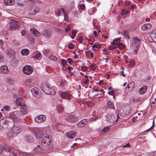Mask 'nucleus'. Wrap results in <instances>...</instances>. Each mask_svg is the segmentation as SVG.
Returning a JSON list of instances; mask_svg holds the SVG:
<instances>
[{
	"instance_id": "0eeeda50",
	"label": "nucleus",
	"mask_w": 156,
	"mask_h": 156,
	"mask_svg": "<svg viewBox=\"0 0 156 156\" xmlns=\"http://www.w3.org/2000/svg\"><path fill=\"white\" fill-rule=\"evenodd\" d=\"M46 119V116L44 115H40L35 118V121L38 123H41L44 122Z\"/></svg>"
},
{
	"instance_id": "2f4dec72",
	"label": "nucleus",
	"mask_w": 156,
	"mask_h": 156,
	"mask_svg": "<svg viewBox=\"0 0 156 156\" xmlns=\"http://www.w3.org/2000/svg\"><path fill=\"white\" fill-rule=\"evenodd\" d=\"M84 77L85 80L84 81V84L87 85L89 83V79H88V76L87 75H85Z\"/></svg>"
},
{
	"instance_id": "37998d69",
	"label": "nucleus",
	"mask_w": 156,
	"mask_h": 156,
	"mask_svg": "<svg viewBox=\"0 0 156 156\" xmlns=\"http://www.w3.org/2000/svg\"><path fill=\"white\" fill-rule=\"evenodd\" d=\"M4 56L2 53H0V62H2L4 60Z\"/></svg>"
},
{
	"instance_id": "c03bdc74",
	"label": "nucleus",
	"mask_w": 156,
	"mask_h": 156,
	"mask_svg": "<svg viewBox=\"0 0 156 156\" xmlns=\"http://www.w3.org/2000/svg\"><path fill=\"white\" fill-rule=\"evenodd\" d=\"M74 47V45L72 43H70L68 46V48L70 49H73Z\"/></svg>"
},
{
	"instance_id": "9b49d317",
	"label": "nucleus",
	"mask_w": 156,
	"mask_h": 156,
	"mask_svg": "<svg viewBox=\"0 0 156 156\" xmlns=\"http://www.w3.org/2000/svg\"><path fill=\"white\" fill-rule=\"evenodd\" d=\"M87 120L86 119H84L77 123L76 124L77 126L78 127H84L87 123Z\"/></svg>"
},
{
	"instance_id": "8fccbe9b",
	"label": "nucleus",
	"mask_w": 156,
	"mask_h": 156,
	"mask_svg": "<svg viewBox=\"0 0 156 156\" xmlns=\"http://www.w3.org/2000/svg\"><path fill=\"white\" fill-rule=\"evenodd\" d=\"M154 126H155V124H154V119L153 121L152 126L149 129L147 130L146 131H150L151 129H152V128L153 127H154Z\"/></svg>"
},
{
	"instance_id": "0e129e2a",
	"label": "nucleus",
	"mask_w": 156,
	"mask_h": 156,
	"mask_svg": "<svg viewBox=\"0 0 156 156\" xmlns=\"http://www.w3.org/2000/svg\"><path fill=\"white\" fill-rule=\"evenodd\" d=\"M124 36L126 37L128 36V32L126 30L124 31Z\"/></svg>"
},
{
	"instance_id": "bb28decb",
	"label": "nucleus",
	"mask_w": 156,
	"mask_h": 156,
	"mask_svg": "<svg viewBox=\"0 0 156 156\" xmlns=\"http://www.w3.org/2000/svg\"><path fill=\"white\" fill-rule=\"evenodd\" d=\"M62 12L63 13L65 20L67 22H69V19L68 18V16L67 13L64 9L62 8Z\"/></svg>"
},
{
	"instance_id": "f3484780",
	"label": "nucleus",
	"mask_w": 156,
	"mask_h": 156,
	"mask_svg": "<svg viewBox=\"0 0 156 156\" xmlns=\"http://www.w3.org/2000/svg\"><path fill=\"white\" fill-rule=\"evenodd\" d=\"M147 89V86H144L139 89V92L140 94H144L146 92Z\"/></svg>"
},
{
	"instance_id": "2eb2a0df",
	"label": "nucleus",
	"mask_w": 156,
	"mask_h": 156,
	"mask_svg": "<svg viewBox=\"0 0 156 156\" xmlns=\"http://www.w3.org/2000/svg\"><path fill=\"white\" fill-rule=\"evenodd\" d=\"M25 83L28 87L33 86L34 85L33 80L30 78L27 79L25 81Z\"/></svg>"
},
{
	"instance_id": "680f3d73",
	"label": "nucleus",
	"mask_w": 156,
	"mask_h": 156,
	"mask_svg": "<svg viewBox=\"0 0 156 156\" xmlns=\"http://www.w3.org/2000/svg\"><path fill=\"white\" fill-rule=\"evenodd\" d=\"M73 60L70 58H69L67 59L68 62L70 64H71V63L73 62Z\"/></svg>"
},
{
	"instance_id": "72a5a7b5",
	"label": "nucleus",
	"mask_w": 156,
	"mask_h": 156,
	"mask_svg": "<svg viewBox=\"0 0 156 156\" xmlns=\"http://www.w3.org/2000/svg\"><path fill=\"white\" fill-rule=\"evenodd\" d=\"M117 45L120 49H122L125 48L124 46L121 43H119Z\"/></svg>"
},
{
	"instance_id": "c756f323",
	"label": "nucleus",
	"mask_w": 156,
	"mask_h": 156,
	"mask_svg": "<svg viewBox=\"0 0 156 156\" xmlns=\"http://www.w3.org/2000/svg\"><path fill=\"white\" fill-rule=\"evenodd\" d=\"M43 35L45 36L46 37H49L50 35V33L49 31L46 30L43 32Z\"/></svg>"
},
{
	"instance_id": "4c0bfd02",
	"label": "nucleus",
	"mask_w": 156,
	"mask_h": 156,
	"mask_svg": "<svg viewBox=\"0 0 156 156\" xmlns=\"http://www.w3.org/2000/svg\"><path fill=\"white\" fill-rule=\"evenodd\" d=\"M7 2L9 3V5H13L15 3L14 0H7Z\"/></svg>"
},
{
	"instance_id": "c85d7f7f",
	"label": "nucleus",
	"mask_w": 156,
	"mask_h": 156,
	"mask_svg": "<svg viewBox=\"0 0 156 156\" xmlns=\"http://www.w3.org/2000/svg\"><path fill=\"white\" fill-rule=\"evenodd\" d=\"M107 106L110 109H112L114 110H115V108L114 107V104L111 101H108Z\"/></svg>"
},
{
	"instance_id": "7c9ffc66",
	"label": "nucleus",
	"mask_w": 156,
	"mask_h": 156,
	"mask_svg": "<svg viewBox=\"0 0 156 156\" xmlns=\"http://www.w3.org/2000/svg\"><path fill=\"white\" fill-rule=\"evenodd\" d=\"M6 81L9 84L12 83L14 82L13 79L10 77H8L7 78Z\"/></svg>"
},
{
	"instance_id": "4be33fe9",
	"label": "nucleus",
	"mask_w": 156,
	"mask_h": 156,
	"mask_svg": "<svg viewBox=\"0 0 156 156\" xmlns=\"http://www.w3.org/2000/svg\"><path fill=\"white\" fill-rule=\"evenodd\" d=\"M39 11V8L36 7L32 8L30 10V12L31 14L35 15Z\"/></svg>"
},
{
	"instance_id": "a18cd8bd",
	"label": "nucleus",
	"mask_w": 156,
	"mask_h": 156,
	"mask_svg": "<svg viewBox=\"0 0 156 156\" xmlns=\"http://www.w3.org/2000/svg\"><path fill=\"white\" fill-rule=\"evenodd\" d=\"M117 48V47H116L114 46H109L108 48V49L110 50H113L114 49Z\"/></svg>"
},
{
	"instance_id": "c9c22d12",
	"label": "nucleus",
	"mask_w": 156,
	"mask_h": 156,
	"mask_svg": "<svg viewBox=\"0 0 156 156\" xmlns=\"http://www.w3.org/2000/svg\"><path fill=\"white\" fill-rule=\"evenodd\" d=\"M110 128V126H108L105 127L102 129V131L103 132H105L109 130Z\"/></svg>"
},
{
	"instance_id": "58836bf2",
	"label": "nucleus",
	"mask_w": 156,
	"mask_h": 156,
	"mask_svg": "<svg viewBox=\"0 0 156 156\" xmlns=\"http://www.w3.org/2000/svg\"><path fill=\"white\" fill-rule=\"evenodd\" d=\"M92 48H101V45L100 44H96V43H95L93 45Z\"/></svg>"
},
{
	"instance_id": "bf43d9fd",
	"label": "nucleus",
	"mask_w": 156,
	"mask_h": 156,
	"mask_svg": "<svg viewBox=\"0 0 156 156\" xmlns=\"http://www.w3.org/2000/svg\"><path fill=\"white\" fill-rule=\"evenodd\" d=\"M81 69L83 71H86L87 70V67L85 66H82L81 67Z\"/></svg>"
},
{
	"instance_id": "1a4fd4ad",
	"label": "nucleus",
	"mask_w": 156,
	"mask_h": 156,
	"mask_svg": "<svg viewBox=\"0 0 156 156\" xmlns=\"http://www.w3.org/2000/svg\"><path fill=\"white\" fill-rule=\"evenodd\" d=\"M41 88L42 90L45 93L47 94H51L49 92L50 90L49 85L47 83H44L41 85Z\"/></svg>"
},
{
	"instance_id": "5701e85b",
	"label": "nucleus",
	"mask_w": 156,
	"mask_h": 156,
	"mask_svg": "<svg viewBox=\"0 0 156 156\" xmlns=\"http://www.w3.org/2000/svg\"><path fill=\"white\" fill-rule=\"evenodd\" d=\"M25 140L28 142L33 143L34 142V139L32 136H27L25 137Z\"/></svg>"
},
{
	"instance_id": "69168bd1",
	"label": "nucleus",
	"mask_w": 156,
	"mask_h": 156,
	"mask_svg": "<svg viewBox=\"0 0 156 156\" xmlns=\"http://www.w3.org/2000/svg\"><path fill=\"white\" fill-rule=\"evenodd\" d=\"M5 147H4L2 145L0 144V150L2 151L4 149H5Z\"/></svg>"
},
{
	"instance_id": "e433bc0d",
	"label": "nucleus",
	"mask_w": 156,
	"mask_h": 156,
	"mask_svg": "<svg viewBox=\"0 0 156 156\" xmlns=\"http://www.w3.org/2000/svg\"><path fill=\"white\" fill-rule=\"evenodd\" d=\"M49 58L51 59L56 61L58 60L57 58L56 57L53 55H49Z\"/></svg>"
},
{
	"instance_id": "39448f33",
	"label": "nucleus",
	"mask_w": 156,
	"mask_h": 156,
	"mask_svg": "<svg viewBox=\"0 0 156 156\" xmlns=\"http://www.w3.org/2000/svg\"><path fill=\"white\" fill-rule=\"evenodd\" d=\"M23 73L27 75H29L33 72V69L31 67L29 66H26L23 69Z\"/></svg>"
},
{
	"instance_id": "ea45409f",
	"label": "nucleus",
	"mask_w": 156,
	"mask_h": 156,
	"mask_svg": "<svg viewBox=\"0 0 156 156\" xmlns=\"http://www.w3.org/2000/svg\"><path fill=\"white\" fill-rule=\"evenodd\" d=\"M135 101V98L133 97H131L129 99L130 103H133Z\"/></svg>"
},
{
	"instance_id": "49530a36",
	"label": "nucleus",
	"mask_w": 156,
	"mask_h": 156,
	"mask_svg": "<svg viewBox=\"0 0 156 156\" xmlns=\"http://www.w3.org/2000/svg\"><path fill=\"white\" fill-rule=\"evenodd\" d=\"M6 136L9 138H11L12 137V134L11 133H6Z\"/></svg>"
},
{
	"instance_id": "e2e57ef3",
	"label": "nucleus",
	"mask_w": 156,
	"mask_h": 156,
	"mask_svg": "<svg viewBox=\"0 0 156 156\" xmlns=\"http://www.w3.org/2000/svg\"><path fill=\"white\" fill-rule=\"evenodd\" d=\"M90 69H91V70H94L95 69V66L93 65H91L90 66Z\"/></svg>"
},
{
	"instance_id": "ddd939ff",
	"label": "nucleus",
	"mask_w": 156,
	"mask_h": 156,
	"mask_svg": "<svg viewBox=\"0 0 156 156\" xmlns=\"http://www.w3.org/2000/svg\"><path fill=\"white\" fill-rule=\"evenodd\" d=\"M16 102L18 105L20 106H25V101L22 98H17L16 100Z\"/></svg>"
},
{
	"instance_id": "603ef678",
	"label": "nucleus",
	"mask_w": 156,
	"mask_h": 156,
	"mask_svg": "<svg viewBox=\"0 0 156 156\" xmlns=\"http://www.w3.org/2000/svg\"><path fill=\"white\" fill-rule=\"evenodd\" d=\"M63 109V107H62V106L61 105H60L58 107V112H60L61 111H62Z\"/></svg>"
},
{
	"instance_id": "6e6552de",
	"label": "nucleus",
	"mask_w": 156,
	"mask_h": 156,
	"mask_svg": "<svg viewBox=\"0 0 156 156\" xmlns=\"http://www.w3.org/2000/svg\"><path fill=\"white\" fill-rule=\"evenodd\" d=\"M61 98L63 99H66L67 100H70L72 99V96L69 93L66 92H62L60 94Z\"/></svg>"
},
{
	"instance_id": "f03ea898",
	"label": "nucleus",
	"mask_w": 156,
	"mask_h": 156,
	"mask_svg": "<svg viewBox=\"0 0 156 156\" xmlns=\"http://www.w3.org/2000/svg\"><path fill=\"white\" fill-rule=\"evenodd\" d=\"M132 48L134 50L137 49L140 45V40L137 38L134 37L131 40Z\"/></svg>"
},
{
	"instance_id": "13d9d810",
	"label": "nucleus",
	"mask_w": 156,
	"mask_h": 156,
	"mask_svg": "<svg viewBox=\"0 0 156 156\" xmlns=\"http://www.w3.org/2000/svg\"><path fill=\"white\" fill-rule=\"evenodd\" d=\"M41 55V54L40 53H38L35 55V57L36 58H38L40 57Z\"/></svg>"
},
{
	"instance_id": "f8f14e48",
	"label": "nucleus",
	"mask_w": 156,
	"mask_h": 156,
	"mask_svg": "<svg viewBox=\"0 0 156 156\" xmlns=\"http://www.w3.org/2000/svg\"><path fill=\"white\" fill-rule=\"evenodd\" d=\"M12 131L14 134H18L22 131L21 129L16 126H14L12 129Z\"/></svg>"
},
{
	"instance_id": "a19ab883",
	"label": "nucleus",
	"mask_w": 156,
	"mask_h": 156,
	"mask_svg": "<svg viewBox=\"0 0 156 156\" xmlns=\"http://www.w3.org/2000/svg\"><path fill=\"white\" fill-rule=\"evenodd\" d=\"M76 32L74 30H72V35L71 36V38L72 39H73L75 37L76 35Z\"/></svg>"
},
{
	"instance_id": "412c9836",
	"label": "nucleus",
	"mask_w": 156,
	"mask_h": 156,
	"mask_svg": "<svg viewBox=\"0 0 156 156\" xmlns=\"http://www.w3.org/2000/svg\"><path fill=\"white\" fill-rule=\"evenodd\" d=\"M27 113V111L26 108V107H22L21 108L20 111L18 112V114L21 115H26Z\"/></svg>"
},
{
	"instance_id": "de8ad7c7",
	"label": "nucleus",
	"mask_w": 156,
	"mask_h": 156,
	"mask_svg": "<svg viewBox=\"0 0 156 156\" xmlns=\"http://www.w3.org/2000/svg\"><path fill=\"white\" fill-rule=\"evenodd\" d=\"M3 108L6 111H9L10 109V107L9 106L6 105L4 106L3 107Z\"/></svg>"
},
{
	"instance_id": "052dcab7",
	"label": "nucleus",
	"mask_w": 156,
	"mask_h": 156,
	"mask_svg": "<svg viewBox=\"0 0 156 156\" xmlns=\"http://www.w3.org/2000/svg\"><path fill=\"white\" fill-rule=\"evenodd\" d=\"M62 62L63 66H65L67 63V61L66 60L62 59Z\"/></svg>"
},
{
	"instance_id": "9d476101",
	"label": "nucleus",
	"mask_w": 156,
	"mask_h": 156,
	"mask_svg": "<svg viewBox=\"0 0 156 156\" xmlns=\"http://www.w3.org/2000/svg\"><path fill=\"white\" fill-rule=\"evenodd\" d=\"M18 23L16 21L12 20L10 22V28L11 29H16L18 27Z\"/></svg>"
},
{
	"instance_id": "393cba45",
	"label": "nucleus",
	"mask_w": 156,
	"mask_h": 156,
	"mask_svg": "<svg viewBox=\"0 0 156 156\" xmlns=\"http://www.w3.org/2000/svg\"><path fill=\"white\" fill-rule=\"evenodd\" d=\"M31 92L33 95L35 97H36V95L38 94V89L36 87H34L32 88L31 90Z\"/></svg>"
},
{
	"instance_id": "b1692460",
	"label": "nucleus",
	"mask_w": 156,
	"mask_h": 156,
	"mask_svg": "<svg viewBox=\"0 0 156 156\" xmlns=\"http://www.w3.org/2000/svg\"><path fill=\"white\" fill-rule=\"evenodd\" d=\"M151 25L150 24L144 25L141 27V29L143 30H146L151 28Z\"/></svg>"
},
{
	"instance_id": "09e8293b",
	"label": "nucleus",
	"mask_w": 156,
	"mask_h": 156,
	"mask_svg": "<svg viewBox=\"0 0 156 156\" xmlns=\"http://www.w3.org/2000/svg\"><path fill=\"white\" fill-rule=\"evenodd\" d=\"M86 105L88 107H90L92 106V103L90 101H87L86 103Z\"/></svg>"
},
{
	"instance_id": "423d86ee",
	"label": "nucleus",
	"mask_w": 156,
	"mask_h": 156,
	"mask_svg": "<svg viewBox=\"0 0 156 156\" xmlns=\"http://www.w3.org/2000/svg\"><path fill=\"white\" fill-rule=\"evenodd\" d=\"M77 119V117L75 115L73 114L69 115L68 117H67L66 118V120L67 121L72 123L76 122Z\"/></svg>"
},
{
	"instance_id": "338daca9",
	"label": "nucleus",
	"mask_w": 156,
	"mask_h": 156,
	"mask_svg": "<svg viewBox=\"0 0 156 156\" xmlns=\"http://www.w3.org/2000/svg\"><path fill=\"white\" fill-rule=\"evenodd\" d=\"M97 117V116H94L93 117H91L90 118L91 120L94 121L95 120Z\"/></svg>"
},
{
	"instance_id": "6e6d98bb",
	"label": "nucleus",
	"mask_w": 156,
	"mask_h": 156,
	"mask_svg": "<svg viewBox=\"0 0 156 156\" xmlns=\"http://www.w3.org/2000/svg\"><path fill=\"white\" fill-rule=\"evenodd\" d=\"M108 93L109 94L112 95L113 96H114L115 95L114 92L113 90H111L110 91L108 92Z\"/></svg>"
},
{
	"instance_id": "4468645a",
	"label": "nucleus",
	"mask_w": 156,
	"mask_h": 156,
	"mask_svg": "<svg viewBox=\"0 0 156 156\" xmlns=\"http://www.w3.org/2000/svg\"><path fill=\"white\" fill-rule=\"evenodd\" d=\"M7 121L5 118L2 119L0 120V127L3 128L7 126Z\"/></svg>"
},
{
	"instance_id": "dca6fc26",
	"label": "nucleus",
	"mask_w": 156,
	"mask_h": 156,
	"mask_svg": "<svg viewBox=\"0 0 156 156\" xmlns=\"http://www.w3.org/2000/svg\"><path fill=\"white\" fill-rule=\"evenodd\" d=\"M9 72L8 67L6 66H2L0 68V72L3 73H7Z\"/></svg>"
},
{
	"instance_id": "f704fd0d",
	"label": "nucleus",
	"mask_w": 156,
	"mask_h": 156,
	"mask_svg": "<svg viewBox=\"0 0 156 156\" xmlns=\"http://www.w3.org/2000/svg\"><path fill=\"white\" fill-rule=\"evenodd\" d=\"M49 91L51 94H48L54 95L55 94V91L53 89V88H51L50 89V90H49Z\"/></svg>"
},
{
	"instance_id": "774afa93",
	"label": "nucleus",
	"mask_w": 156,
	"mask_h": 156,
	"mask_svg": "<svg viewBox=\"0 0 156 156\" xmlns=\"http://www.w3.org/2000/svg\"><path fill=\"white\" fill-rule=\"evenodd\" d=\"M26 31L24 30H21V33L22 36H24L25 34V33Z\"/></svg>"
},
{
	"instance_id": "3c124183",
	"label": "nucleus",
	"mask_w": 156,
	"mask_h": 156,
	"mask_svg": "<svg viewBox=\"0 0 156 156\" xmlns=\"http://www.w3.org/2000/svg\"><path fill=\"white\" fill-rule=\"evenodd\" d=\"M85 8V5H84V4H80V9H81V10H83L84 9V8Z\"/></svg>"
},
{
	"instance_id": "473e14b6",
	"label": "nucleus",
	"mask_w": 156,
	"mask_h": 156,
	"mask_svg": "<svg viewBox=\"0 0 156 156\" xmlns=\"http://www.w3.org/2000/svg\"><path fill=\"white\" fill-rule=\"evenodd\" d=\"M129 86L130 87V91H132L135 85V83L134 82H131L129 84Z\"/></svg>"
},
{
	"instance_id": "7ed1b4c3",
	"label": "nucleus",
	"mask_w": 156,
	"mask_h": 156,
	"mask_svg": "<svg viewBox=\"0 0 156 156\" xmlns=\"http://www.w3.org/2000/svg\"><path fill=\"white\" fill-rule=\"evenodd\" d=\"M121 118L119 115L115 114V115H109L107 116V120L110 122H116L119 120L120 121Z\"/></svg>"
},
{
	"instance_id": "6ab92c4d",
	"label": "nucleus",
	"mask_w": 156,
	"mask_h": 156,
	"mask_svg": "<svg viewBox=\"0 0 156 156\" xmlns=\"http://www.w3.org/2000/svg\"><path fill=\"white\" fill-rule=\"evenodd\" d=\"M30 31L33 34L36 36L38 37L41 35L40 33L34 28L30 29Z\"/></svg>"
},
{
	"instance_id": "cd10ccee",
	"label": "nucleus",
	"mask_w": 156,
	"mask_h": 156,
	"mask_svg": "<svg viewBox=\"0 0 156 156\" xmlns=\"http://www.w3.org/2000/svg\"><path fill=\"white\" fill-rule=\"evenodd\" d=\"M29 53V50L27 49H23L21 51V53L23 55H27Z\"/></svg>"
},
{
	"instance_id": "864d4df0",
	"label": "nucleus",
	"mask_w": 156,
	"mask_h": 156,
	"mask_svg": "<svg viewBox=\"0 0 156 156\" xmlns=\"http://www.w3.org/2000/svg\"><path fill=\"white\" fill-rule=\"evenodd\" d=\"M13 43L14 45H18L20 43L18 41H17L16 40H14L13 41Z\"/></svg>"
},
{
	"instance_id": "aec40b11",
	"label": "nucleus",
	"mask_w": 156,
	"mask_h": 156,
	"mask_svg": "<svg viewBox=\"0 0 156 156\" xmlns=\"http://www.w3.org/2000/svg\"><path fill=\"white\" fill-rule=\"evenodd\" d=\"M76 133L75 131H69L66 133L67 137L70 138H73L75 136Z\"/></svg>"
},
{
	"instance_id": "4d7b16f0",
	"label": "nucleus",
	"mask_w": 156,
	"mask_h": 156,
	"mask_svg": "<svg viewBox=\"0 0 156 156\" xmlns=\"http://www.w3.org/2000/svg\"><path fill=\"white\" fill-rule=\"evenodd\" d=\"M71 29V27L69 26H67L66 28L65 29V30L66 32L69 31Z\"/></svg>"
},
{
	"instance_id": "f257e3e1",
	"label": "nucleus",
	"mask_w": 156,
	"mask_h": 156,
	"mask_svg": "<svg viewBox=\"0 0 156 156\" xmlns=\"http://www.w3.org/2000/svg\"><path fill=\"white\" fill-rule=\"evenodd\" d=\"M52 140L51 136H46L42 139L41 141V144L43 146L46 147L50 144Z\"/></svg>"
},
{
	"instance_id": "a211bd4d",
	"label": "nucleus",
	"mask_w": 156,
	"mask_h": 156,
	"mask_svg": "<svg viewBox=\"0 0 156 156\" xmlns=\"http://www.w3.org/2000/svg\"><path fill=\"white\" fill-rule=\"evenodd\" d=\"M34 133L37 138L39 139L42 137V132L39 130L38 129H37V130L34 131Z\"/></svg>"
},
{
	"instance_id": "a878e982",
	"label": "nucleus",
	"mask_w": 156,
	"mask_h": 156,
	"mask_svg": "<svg viewBox=\"0 0 156 156\" xmlns=\"http://www.w3.org/2000/svg\"><path fill=\"white\" fill-rule=\"evenodd\" d=\"M18 156H30V154L26 152H23L21 151H18Z\"/></svg>"
},
{
	"instance_id": "20e7f679",
	"label": "nucleus",
	"mask_w": 156,
	"mask_h": 156,
	"mask_svg": "<svg viewBox=\"0 0 156 156\" xmlns=\"http://www.w3.org/2000/svg\"><path fill=\"white\" fill-rule=\"evenodd\" d=\"M16 114L17 113L15 112H11L9 115V117L12 119L14 122L16 121L19 123H21L22 120L17 116Z\"/></svg>"
},
{
	"instance_id": "79ce46f5",
	"label": "nucleus",
	"mask_w": 156,
	"mask_h": 156,
	"mask_svg": "<svg viewBox=\"0 0 156 156\" xmlns=\"http://www.w3.org/2000/svg\"><path fill=\"white\" fill-rule=\"evenodd\" d=\"M128 12V11L125 9H122V12L121 13V15L122 16H123L126 14H127Z\"/></svg>"
},
{
	"instance_id": "5fc2aeb1",
	"label": "nucleus",
	"mask_w": 156,
	"mask_h": 156,
	"mask_svg": "<svg viewBox=\"0 0 156 156\" xmlns=\"http://www.w3.org/2000/svg\"><path fill=\"white\" fill-rule=\"evenodd\" d=\"M61 12V10L60 9H58L57 10L56 12V15L59 16L60 15V12Z\"/></svg>"
}]
</instances>
